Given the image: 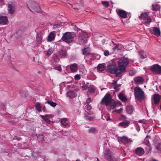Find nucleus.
Returning a JSON list of instances; mask_svg holds the SVG:
<instances>
[{"mask_svg":"<svg viewBox=\"0 0 161 161\" xmlns=\"http://www.w3.org/2000/svg\"><path fill=\"white\" fill-rule=\"evenodd\" d=\"M129 60L128 58L122 57L118 62L119 70L117 72V77H120L123 73L125 72L126 67L129 64Z\"/></svg>","mask_w":161,"mask_h":161,"instance_id":"nucleus-1","label":"nucleus"},{"mask_svg":"<svg viewBox=\"0 0 161 161\" xmlns=\"http://www.w3.org/2000/svg\"><path fill=\"white\" fill-rule=\"evenodd\" d=\"M104 103L108 107V109L110 110L114 108L116 105V103L112 100L110 95L109 94H107L101 101V104H103Z\"/></svg>","mask_w":161,"mask_h":161,"instance_id":"nucleus-2","label":"nucleus"},{"mask_svg":"<svg viewBox=\"0 0 161 161\" xmlns=\"http://www.w3.org/2000/svg\"><path fill=\"white\" fill-rule=\"evenodd\" d=\"M75 36L76 35L75 33L68 32L63 34L61 39L66 42L70 43L73 41L74 38Z\"/></svg>","mask_w":161,"mask_h":161,"instance_id":"nucleus-3","label":"nucleus"},{"mask_svg":"<svg viewBox=\"0 0 161 161\" xmlns=\"http://www.w3.org/2000/svg\"><path fill=\"white\" fill-rule=\"evenodd\" d=\"M107 70L109 73L111 74H115L116 76L117 77V72L119 70V68H117L116 63L112 61L108 63L107 66Z\"/></svg>","mask_w":161,"mask_h":161,"instance_id":"nucleus-4","label":"nucleus"},{"mask_svg":"<svg viewBox=\"0 0 161 161\" xmlns=\"http://www.w3.org/2000/svg\"><path fill=\"white\" fill-rule=\"evenodd\" d=\"M134 94L136 98L140 101L144 98V92L139 87H136L135 88Z\"/></svg>","mask_w":161,"mask_h":161,"instance_id":"nucleus-5","label":"nucleus"},{"mask_svg":"<svg viewBox=\"0 0 161 161\" xmlns=\"http://www.w3.org/2000/svg\"><path fill=\"white\" fill-rule=\"evenodd\" d=\"M103 157L107 161H117V160L113 156V154L109 149H106L103 153Z\"/></svg>","mask_w":161,"mask_h":161,"instance_id":"nucleus-6","label":"nucleus"},{"mask_svg":"<svg viewBox=\"0 0 161 161\" xmlns=\"http://www.w3.org/2000/svg\"><path fill=\"white\" fill-rule=\"evenodd\" d=\"M28 7L31 11V8L34 10L35 12L39 13L41 12V9L38 4L36 2L29 1L27 3Z\"/></svg>","mask_w":161,"mask_h":161,"instance_id":"nucleus-7","label":"nucleus"},{"mask_svg":"<svg viewBox=\"0 0 161 161\" xmlns=\"http://www.w3.org/2000/svg\"><path fill=\"white\" fill-rule=\"evenodd\" d=\"M7 6V10L9 14H12L15 12L16 8L14 3L12 2H9L8 3Z\"/></svg>","mask_w":161,"mask_h":161,"instance_id":"nucleus-8","label":"nucleus"},{"mask_svg":"<svg viewBox=\"0 0 161 161\" xmlns=\"http://www.w3.org/2000/svg\"><path fill=\"white\" fill-rule=\"evenodd\" d=\"M150 69L154 74H161V66L158 64L152 65Z\"/></svg>","mask_w":161,"mask_h":161,"instance_id":"nucleus-9","label":"nucleus"},{"mask_svg":"<svg viewBox=\"0 0 161 161\" xmlns=\"http://www.w3.org/2000/svg\"><path fill=\"white\" fill-rule=\"evenodd\" d=\"M150 31L152 34L155 35L157 36H159L160 34L159 29L157 27L151 28L150 29Z\"/></svg>","mask_w":161,"mask_h":161,"instance_id":"nucleus-10","label":"nucleus"},{"mask_svg":"<svg viewBox=\"0 0 161 161\" xmlns=\"http://www.w3.org/2000/svg\"><path fill=\"white\" fill-rule=\"evenodd\" d=\"M88 37V35L87 33L83 32L80 35L79 37V39L81 42H86L87 38Z\"/></svg>","mask_w":161,"mask_h":161,"instance_id":"nucleus-11","label":"nucleus"},{"mask_svg":"<svg viewBox=\"0 0 161 161\" xmlns=\"http://www.w3.org/2000/svg\"><path fill=\"white\" fill-rule=\"evenodd\" d=\"M134 153L137 155L141 156L144 153L145 151L142 148L138 147L135 150Z\"/></svg>","mask_w":161,"mask_h":161,"instance_id":"nucleus-12","label":"nucleus"},{"mask_svg":"<svg viewBox=\"0 0 161 161\" xmlns=\"http://www.w3.org/2000/svg\"><path fill=\"white\" fill-rule=\"evenodd\" d=\"M120 140L122 142L125 144L128 142L131 143L132 142L131 140L125 136L121 137Z\"/></svg>","mask_w":161,"mask_h":161,"instance_id":"nucleus-13","label":"nucleus"},{"mask_svg":"<svg viewBox=\"0 0 161 161\" xmlns=\"http://www.w3.org/2000/svg\"><path fill=\"white\" fill-rule=\"evenodd\" d=\"M85 115L87 119L89 120H92L94 119V117L93 114L90 112H86Z\"/></svg>","mask_w":161,"mask_h":161,"instance_id":"nucleus-14","label":"nucleus"},{"mask_svg":"<svg viewBox=\"0 0 161 161\" xmlns=\"http://www.w3.org/2000/svg\"><path fill=\"white\" fill-rule=\"evenodd\" d=\"M117 13L120 17L122 18H127V14L126 12L122 10H119L117 12Z\"/></svg>","mask_w":161,"mask_h":161,"instance_id":"nucleus-15","label":"nucleus"},{"mask_svg":"<svg viewBox=\"0 0 161 161\" xmlns=\"http://www.w3.org/2000/svg\"><path fill=\"white\" fill-rule=\"evenodd\" d=\"M8 22V20L6 16H0V24L2 25H6Z\"/></svg>","mask_w":161,"mask_h":161,"instance_id":"nucleus-16","label":"nucleus"},{"mask_svg":"<svg viewBox=\"0 0 161 161\" xmlns=\"http://www.w3.org/2000/svg\"><path fill=\"white\" fill-rule=\"evenodd\" d=\"M70 69L72 72H75L77 71L78 67L77 64L74 63L70 64L69 66Z\"/></svg>","mask_w":161,"mask_h":161,"instance_id":"nucleus-17","label":"nucleus"},{"mask_svg":"<svg viewBox=\"0 0 161 161\" xmlns=\"http://www.w3.org/2000/svg\"><path fill=\"white\" fill-rule=\"evenodd\" d=\"M41 116L42 119L46 121L47 123L49 124L50 123L51 121L49 119L52 117L51 115L46 114L45 115H41Z\"/></svg>","mask_w":161,"mask_h":161,"instance_id":"nucleus-18","label":"nucleus"},{"mask_svg":"<svg viewBox=\"0 0 161 161\" xmlns=\"http://www.w3.org/2000/svg\"><path fill=\"white\" fill-rule=\"evenodd\" d=\"M76 93L73 91H70L67 92V96L69 98L72 99L76 96Z\"/></svg>","mask_w":161,"mask_h":161,"instance_id":"nucleus-19","label":"nucleus"},{"mask_svg":"<svg viewBox=\"0 0 161 161\" xmlns=\"http://www.w3.org/2000/svg\"><path fill=\"white\" fill-rule=\"evenodd\" d=\"M55 37L54 32H51L47 36V40L49 42H52L54 40Z\"/></svg>","mask_w":161,"mask_h":161,"instance_id":"nucleus-20","label":"nucleus"},{"mask_svg":"<svg viewBox=\"0 0 161 161\" xmlns=\"http://www.w3.org/2000/svg\"><path fill=\"white\" fill-rule=\"evenodd\" d=\"M126 110L128 114H131L133 113V111H134V108L132 106L128 105L126 108Z\"/></svg>","mask_w":161,"mask_h":161,"instance_id":"nucleus-21","label":"nucleus"},{"mask_svg":"<svg viewBox=\"0 0 161 161\" xmlns=\"http://www.w3.org/2000/svg\"><path fill=\"white\" fill-rule=\"evenodd\" d=\"M153 98L154 103L155 104H157L160 100V97L158 94H155L154 95Z\"/></svg>","mask_w":161,"mask_h":161,"instance_id":"nucleus-22","label":"nucleus"},{"mask_svg":"<svg viewBox=\"0 0 161 161\" xmlns=\"http://www.w3.org/2000/svg\"><path fill=\"white\" fill-rule=\"evenodd\" d=\"M130 124V122L127 120H125L119 123V125L123 128H126Z\"/></svg>","mask_w":161,"mask_h":161,"instance_id":"nucleus-23","label":"nucleus"},{"mask_svg":"<svg viewBox=\"0 0 161 161\" xmlns=\"http://www.w3.org/2000/svg\"><path fill=\"white\" fill-rule=\"evenodd\" d=\"M90 49L89 47H84L82 49V53L83 55H87L90 54Z\"/></svg>","mask_w":161,"mask_h":161,"instance_id":"nucleus-24","label":"nucleus"},{"mask_svg":"<svg viewBox=\"0 0 161 161\" xmlns=\"http://www.w3.org/2000/svg\"><path fill=\"white\" fill-rule=\"evenodd\" d=\"M134 80L136 83H138L142 82L144 80V79L142 77L138 76L134 78Z\"/></svg>","mask_w":161,"mask_h":161,"instance_id":"nucleus-25","label":"nucleus"},{"mask_svg":"<svg viewBox=\"0 0 161 161\" xmlns=\"http://www.w3.org/2000/svg\"><path fill=\"white\" fill-rule=\"evenodd\" d=\"M148 14L147 13H145L144 14H142L139 18L143 20H146L147 18L148 17Z\"/></svg>","mask_w":161,"mask_h":161,"instance_id":"nucleus-26","label":"nucleus"},{"mask_svg":"<svg viewBox=\"0 0 161 161\" xmlns=\"http://www.w3.org/2000/svg\"><path fill=\"white\" fill-rule=\"evenodd\" d=\"M118 97L119 99L123 102H125L127 100V99L124 95L121 93L118 95Z\"/></svg>","mask_w":161,"mask_h":161,"instance_id":"nucleus-27","label":"nucleus"},{"mask_svg":"<svg viewBox=\"0 0 161 161\" xmlns=\"http://www.w3.org/2000/svg\"><path fill=\"white\" fill-rule=\"evenodd\" d=\"M61 123L64 126H66L68 125V121L67 119L65 118H63L61 120Z\"/></svg>","mask_w":161,"mask_h":161,"instance_id":"nucleus-28","label":"nucleus"},{"mask_svg":"<svg viewBox=\"0 0 161 161\" xmlns=\"http://www.w3.org/2000/svg\"><path fill=\"white\" fill-rule=\"evenodd\" d=\"M139 54L141 58H144L147 56V53L142 51L139 52Z\"/></svg>","mask_w":161,"mask_h":161,"instance_id":"nucleus-29","label":"nucleus"},{"mask_svg":"<svg viewBox=\"0 0 161 161\" xmlns=\"http://www.w3.org/2000/svg\"><path fill=\"white\" fill-rule=\"evenodd\" d=\"M98 70L100 72H102L104 69V67L103 64H99L97 67Z\"/></svg>","mask_w":161,"mask_h":161,"instance_id":"nucleus-30","label":"nucleus"},{"mask_svg":"<svg viewBox=\"0 0 161 161\" xmlns=\"http://www.w3.org/2000/svg\"><path fill=\"white\" fill-rule=\"evenodd\" d=\"M59 55L62 58H64L67 56L66 52L63 50H61L59 53Z\"/></svg>","mask_w":161,"mask_h":161,"instance_id":"nucleus-31","label":"nucleus"},{"mask_svg":"<svg viewBox=\"0 0 161 161\" xmlns=\"http://www.w3.org/2000/svg\"><path fill=\"white\" fill-rule=\"evenodd\" d=\"M153 10L154 11H157L160 8V6L159 5L157 4H155L152 5Z\"/></svg>","mask_w":161,"mask_h":161,"instance_id":"nucleus-32","label":"nucleus"},{"mask_svg":"<svg viewBox=\"0 0 161 161\" xmlns=\"http://www.w3.org/2000/svg\"><path fill=\"white\" fill-rule=\"evenodd\" d=\"M36 39L38 43H40L42 42V38L40 34H37L36 37Z\"/></svg>","mask_w":161,"mask_h":161,"instance_id":"nucleus-33","label":"nucleus"},{"mask_svg":"<svg viewBox=\"0 0 161 161\" xmlns=\"http://www.w3.org/2000/svg\"><path fill=\"white\" fill-rule=\"evenodd\" d=\"M96 130V129L95 127H91L88 129V132L89 133H94Z\"/></svg>","mask_w":161,"mask_h":161,"instance_id":"nucleus-34","label":"nucleus"},{"mask_svg":"<svg viewBox=\"0 0 161 161\" xmlns=\"http://www.w3.org/2000/svg\"><path fill=\"white\" fill-rule=\"evenodd\" d=\"M54 50L53 48H51L49 49L47 53V56H50L54 52Z\"/></svg>","mask_w":161,"mask_h":161,"instance_id":"nucleus-35","label":"nucleus"},{"mask_svg":"<svg viewBox=\"0 0 161 161\" xmlns=\"http://www.w3.org/2000/svg\"><path fill=\"white\" fill-rule=\"evenodd\" d=\"M46 103L50 104L51 106H52L53 107H55L57 105V104L56 103L52 101H47L46 102Z\"/></svg>","mask_w":161,"mask_h":161,"instance_id":"nucleus-36","label":"nucleus"},{"mask_svg":"<svg viewBox=\"0 0 161 161\" xmlns=\"http://www.w3.org/2000/svg\"><path fill=\"white\" fill-rule=\"evenodd\" d=\"M103 120L106 119L107 121H111V119L110 118V116L109 115H108L106 116H104V117H103Z\"/></svg>","mask_w":161,"mask_h":161,"instance_id":"nucleus-37","label":"nucleus"},{"mask_svg":"<svg viewBox=\"0 0 161 161\" xmlns=\"http://www.w3.org/2000/svg\"><path fill=\"white\" fill-rule=\"evenodd\" d=\"M120 86V85L119 84L114 85V87L116 92H118L119 90Z\"/></svg>","mask_w":161,"mask_h":161,"instance_id":"nucleus-38","label":"nucleus"},{"mask_svg":"<svg viewBox=\"0 0 161 161\" xmlns=\"http://www.w3.org/2000/svg\"><path fill=\"white\" fill-rule=\"evenodd\" d=\"M36 107L38 111L39 112L41 111V106L39 103H36Z\"/></svg>","mask_w":161,"mask_h":161,"instance_id":"nucleus-39","label":"nucleus"},{"mask_svg":"<svg viewBox=\"0 0 161 161\" xmlns=\"http://www.w3.org/2000/svg\"><path fill=\"white\" fill-rule=\"evenodd\" d=\"M144 21L145 23L147 24H149L151 22L152 19L148 17L147 18V20H144Z\"/></svg>","mask_w":161,"mask_h":161,"instance_id":"nucleus-40","label":"nucleus"},{"mask_svg":"<svg viewBox=\"0 0 161 161\" xmlns=\"http://www.w3.org/2000/svg\"><path fill=\"white\" fill-rule=\"evenodd\" d=\"M53 60L55 63H57L58 62L59 60V58H58V57L56 55H55L53 56Z\"/></svg>","mask_w":161,"mask_h":161,"instance_id":"nucleus-41","label":"nucleus"},{"mask_svg":"<svg viewBox=\"0 0 161 161\" xmlns=\"http://www.w3.org/2000/svg\"><path fill=\"white\" fill-rule=\"evenodd\" d=\"M102 3L104 6L108 7V3L107 1H102Z\"/></svg>","mask_w":161,"mask_h":161,"instance_id":"nucleus-42","label":"nucleus"},{"mask_svg":"<svg viewBox=\"0 0 161 161\" xmlns=\"http://www.w3.org/2000/svg\"><path fill=\"white\" fill-rule=\"evenodd\" d=\"M43 136L42 134H40L37 136V138L38 139H40L42 141L44 140L43 138Z\"/></svg>","mask_w":161,"mask_h":161,"instance_id":"nucleus-43","label":"nucleus"},{"mask_svg":"<svg viewBox=\"0 0 161 161\" xmlns=\"http://www.w3.org/2000/svg\"><path fill=\"white\" fill-rule=\"evenodd\" d=\"M74 78L76 80H79L80 79V77L79 75L77 74L75 75Z\"/></svg>","mask_w":161,"mask_h":161,"instance_id":"nucleus-44","label":"nucleus"},{"mask_svg":"<svg viewBox=\"0 0 161 161\" xmlns=\"http://www.w3.org/2000/svg\"><path fill=\"white\" fill-rule=\"evenodd\" d=\"M88 91L90 92L93 93L94 92L95 89L93 88H90L89 87H88Z\"/></svg>","mask_w":161,"mask_h":161,"instance_id":"nucleus-45","label":"nucleus"},{"mask_svg":"<svg viewBox=\"0 0 161 161\" xmlns=\"http://www.w3.org/2000/svg\"><path fill=\"white\" fill-rule=\"evenodd\" d=\"M157 149L159 150L161 152V144H158L156 147Z\"/></svg>","mask_w":161,"mask_h":161,"instance_id":"nucleus-46","label":"nucleus"},{"mask_svg":"<svg viewBox=\"0 0 161 161\" xmlns=\"http://www.w3.org/2000/svg\"><path fill=\"white\" fill-rule=\"evenodd\" d=\"M91 101V99L90 98H88L86 99V103L87 104L86 105V106H88L89 103H90Z\"/></svg>","mask_w":161,"mask_h":161,"instance_id":"nucleus-47","label":"nucleus"},{"mask_svg":"<svg viewBox=\"0 0 161 161\" xmlns=\"http://www.w3.org/2000/svg\"><path fill=\"white\" fill-rule=\"evenodd\" d=\"M104 54L105 56H108L109 54V51L107 50H105L104 52Z\"/></svg>","mask_w":161,"mask_h":161,"instance_id":"nucleus-48","label":"nucleus"},{"mask_svg":"<svg viewBox=\"0 0 161 161\" xmlns=\"http://www.w3.org/2000/svg\"><path fill=\"white\" fill-rule=\"evenodd\" d=\"M55 69L56 70L60 71L61 70V66L60 65H58L55 68Z\"/></svg>","mask_w":161,"mask_h":161,"instance_id":"nucleus-49","label":"nucleus"},{"mask_svg":"<svg viewBox=\"0 0 161 161\" xmlns=\"http://www.w3.org/2000/svg\"><path fill=\"white\" fill-rule=\"evenodd\" d=\"M122 109H123L122 108H120L119 109L115 110V112L116 113H119L121 112L122 110Z\"/></svg>","mask_w":161,"mask_h":161,"instance_id":"nucleus-50","label":"nucleus"},{"mask_svg":"<svg viewBox=\"0 0 161 161\" xmlns=\"http://www.w3.org/2000/svg\"><path fill=\"white\" fill-rule=\"evenodd\" d=\"M117 80H114L112 83V85L114 86V85H118L117 84Z\"/></svg>","mask_w":161,"mask_h":161,"instance_id":"nucleus-51","label":"nucleus"},{"mask_svg":"<svg viewBox=\"0 0 161 161\" xmlns=\"http://www.w3.org/2000/svg\"><path fill=\"white\" fill-rule=\"evenodd\" d=\"M139 122L140 123H143L144 124H146V123L145 120L144 119L140 120L139 121Z\"/></svg>","mask_w":161,"mask_h":161,"instance_id":"nucleus-52","label":"nucleus"},{"mask_svg":"<svg viewBox=\"0 0 161 161\" xmlns=\"http://www.w3.org/2000/svg\"><path fill=\"white\" fill-rule=\"evenodd\" d=\"M82 88L84 90H86L87 88L88 89V86L86 85L83 86H82Z\"/></svg>","mask_w":161,"mask_h":161,"instance_id":"nucleus-53","label":"nucleus"},{"mask_svg":"<svg viewBox=\"0 0 161 161\" xmlns=\"http://www.w3.org/2000/svg\"><path fill=\"white\" fill-rule=\"evenodd\" d=\"M136 130L138 132H139L140 130V127L139 126L137 127L136 128Z\"/></svg>","mask_w":161,"mask_h":161,"instance_id":"nucleus-54","label":"nucleus"},{"mask_svg":"<svg viewBox=\"0 0 161 161\" xmlns=\"http://www.w3.org/2000/svg\"><path fill=\"white\" fill-rule=\"evenodd\" d=\"M74 29L75 31H78V28L76 26H75Z\"/></svg>","mask_w":161,"mask_h":161,"instance_id":"nucleus-55","label":"nucleus"},{"mask_svg":"<svg viewBox=\"0 0 161 161\" xmlns=\"http://www.w3.org/2000/svg\"><path fill=\"white\" fill-rule=\"evenodd\" d=\"M145 140H146L147 141L146 145H147L149 146V141L148 140H147L145 139Z\"/></svg>","mask_w":161,"mask_h":161,"instance_id":"nucleus-56","label":"nucleus"},{"mask_svg":"<svg viewBox=\"0 0 161 161\" xmlns=\"http://www.w3.org/2000/svg\"><path fill=\"white\" fill-rule=\"evenodd\" d=\"M94 161H100L99 159L97 158H96L94 160Z\"/></svg>","mask_w":161,"mask_h":161,"instance_id":"nucleus-57","label":"nucleus"},{"mask_svg":"<svg viewBox=\"0 0 161 161\" xmlns=\"http://www.w3.org/2000/svg\"><path fill=\"white\" fill-rule=\"evenodd\" d=\"M145 133H149V132H150V131H151V130H150L149 131H147V130H146V129H145Z\"/></svg>","mask_w":161,"mask_h":161,"instance_id":"nucleus-58","label":"nucleus"},{"mask_svg":"<svg viewBox=\"0 0 161 161\" xmlns=\"http://www.w3.org/2000/svg\"><path fill=\"white\" fill-rule=\"evenodd\" d=\"M146 138H151V136H150L149 135H147L146 136Z\"/></svg>","mask_w":161,"mask_h":161,"instance_id":"nucleus-59","label":"nucleus"},{"mask_svg":"<svg viewBox=\"0 0 161 161\" xmlns=\"http://www.w3.org/2000/svg\"><path fill=\"white\" fill-rule=\"evenodd\" d=\"M16 139L18 140H19L21 139V138L20 137H17L16 138Z\"/></svg>","mask_w":161,"mask_h":161,"instance_id":"nucleus-60","label":"nucleus"},{"mask_svg":"<svg viewBox=\"0 0 161 161\" xmlns=\"http://www.w3.org/2000/svg\"><path fill=\"white\" fill-rule=\"evenodd\" d=\"M4 2V0H0V3H2Z\"/></svg>","mask_w":161,"mask_h":161,"instance_id":"nucleus-61","label":"nucleus"},{"mask_svg":"<svg viewBox=\"0 0 161 161\" xmlns=\"http://www.w3.org/2000/svg\"><path fill=\"white\" fill-rule=\"evenodd\" d=\"M87 108L88 109H90V108H91V107L89 105L88 107Z\"/></svg>","mask_w":161,"mask_h":161,"instance_id":"nucleus-62","label":"nucleus"},{"mask_svg":"<svg viewBox=\"0 0 161 161\" xmlns=\"http://www.w3.org/2000/svg\"><path fill=\"white\" fill-rule=\"evenodd\" d=\"M117 45H116V46H115V49H116V48H117Z\"/></svg>","mask_w":161,"mask_h":161,"instance_id":"nucleus-63","label":"nucleus"},{"mask_svg":"<svg viewBox=\"0 0 161 161\" xmlns=\"http://www.w3.org/2000/svg\"><path fill=\"white\" fill-rule=\"evenodd\" d=\"M160 108L161 109V105H160Z\"/></svg>","mask_w":161,"mask_h":161,"instance_id":"nucleus-64","label":"nucleus"}]
</instances>
